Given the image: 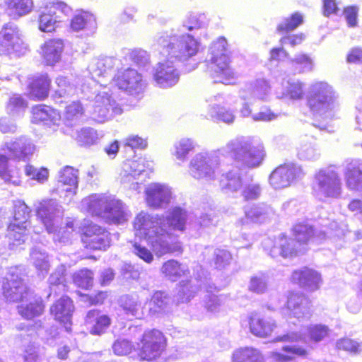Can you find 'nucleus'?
I'll return each instance as SVG.
<instances>
[{
	"label": "nucleus",
	"mask_w": 362,
	"mask_h": 362,
	"mask_svg": "<svg viewBox=\"0 0 362 362\" xmlns=\"http://www.w3.org/2000/svg\"><path fill=\"white\" fill-rule=\"evenodd\" d=\"M219 155L242 162L248 168L259 165L264 156L262 145L248 137H236L217 151L194 155L189 163V175L197 180L214 181L221 173Z\"/></svg>",
	"instance_id": "obj_1"
},
{
	"label": "nucleus",
	"mask_w": 362,
	"mask_h": 362,
	"mask_svg": "<svg viewBox=\"0 0 362 362\" xmlns=\"http://www.w3.org/2000/svg\"><path fill=\"white\" fill-rule=\"evenodd\" d=\"M163 226L160 218L145 212H141L134 222L136 237L144 239L155 255L159 257L168 253L182 250L180 243H173L172 238Z\"/></svg>",
	"instance_id": "obj_2"
},
{
	"label": "nucleus",
	"mask_w": 362,
	"mask_h": 362,
	"mask_svg": "<svg viewBox=\"0 0 362 362\" xmlns=\"http://www.w3.org/2000/svg\"><path fill=\"white\" fill-rule=\"evenodd\" d=\"M306 104L315 117L328 122L337 117L341 103L339 93L332 85L316 81L309 86Z\"/></svg>",
	"instance_id": "obj_3"
},
{
	"label": "nucleus",
	"mask_w": 362,
	"mask_h": 362,
	"mask_svg": "<svg viewBox=\"0 0 362 362\" xmlns=\"http://www.w3.org/2000/svg\"><path fill=\"white\" fill-rule=\"evenodd\" d=\"M36 150L35 144L25 137H20L5 144L0 153V177L5 182L13 185L21 184L20 173L16 168L8 166L9 159L30 160Z\"/></svg>",
	"instance_id": "obj_4"
},
{
	"label": "nucleus",
	"mask_w": 362,
	"mask_h": 362,
	"mask_svg": "<svg viewBox=\"0 0 362 362\" xmlns=\"http://www.w3.org/2000/svg\"><path fill=\"white\" fill-rule=\"evenodd\" d=\"M37 215L47 233L53 234L54 242L66 243L72 238L74 222L69 221L65 227L59 228L63 216V209L55 199H45L40 202L37 208Z\"/></svg>",
	"instance_id": "obj_5"
},
{
	"label": "nucleus",
	"mask_w": 362,
	"mask_h": 362,
	"mask_svg": "<svg viewBox=\"0 0 362 362\" xmlns=\"http://www.w3.org/2000/svg\"><path fill=\"white\" fill-rule=\"evenodd\" d=\"M158 45L165 49L170 59L185 62L197 55L199 50L200 43L189 33L177 30L168 35L160 34L157 37Z\"/></svg>",
	"instance_id": "obj_6"
},
{
	"label": "nucleus",
	"mask_w": 362,
	"mask_h": 362,
	"mask_svg": "<svg viewBox=\"0 0 362 362\" xmlns=\"http://www.w3.org/2000/svg\"><path fill=\"white\" fill-rule=\"evenodd\" d=\"M208 70L216 83H234L237 74L230 66L227 42L224 37L214 41L209 48Z\"/></svg>",
	"instance_id": "obj_7"
},
{
	"label": "nucleus",
	"mask_w": 362,
	"mask_h": 362,
	"mask_svg": "<svg viewBox=\"0 0 362 362\" xmlns=\"http://www.w3.org/2000/svg\"><path fill=\"white\" fill-rule=\"evenodd\" d=\"M313 192L319 199H337L342 192L338 172L333 167L319 170L315 175Z\"/></svg>",
	"instance_id": "obj_8"
},
{
	"label": "nucleus",
	"mask_w": 362,
	"mask_h": 362,
	"mask_svg": "<svg viewBox=\"0 0 362 362\" xmlns=\"http://www.w3.org/2000/svg\"><path fill=\"white\" fill-rule=\"evenodd\" d=\"M30 212L29 208L24 202H15L13 218L8 226L7 234L9 245L12 249L23 244L28 239L30 230Z\"/></svg>",
	"instance_id": "obj_9"
},
{
	"label": "nucleus",
	"mask_w": 362,
	"mask_h": 362,
	"mask_svg": "<svg viewBox=\"0 0 362 362\" xmlns=\"http://www.w3.org/2000/svg\"><path fill=\"white\" fill-rule=\"evenodd\" d=\"M271 97V86L268 81L258 78L247 83L240 92L243 101L240 114L243 117L251 115L250 106L257 101L266 102Z\"/></svg>",
	"instance_id": "obj_10"
},
{
	"label": "nucleus",
	"mask_w": 362,
	"mask_h": 362,
	"mask_svg": "<svg viewBox=\"0 0 362 362\" xmlns=\"http://www.w3.org/2000/svg\"><path fill=\"white\" fill-rule=\"evenodd\" d=\"M2 291L4 298L10 302L22 301L31 292L23 280V269L19 267L7 269L2 280Z\"/></svg>",
	"instance_id": "obj_11"
},
{
	"label": "nucleus",
	"mask_w": 362,
	"mask_h": 362,
	"mask_svg": "<svg viewBox=\"0 0 362 362\" xmlns=\"http://www.w3.org/2000/svg\"><path fill=\"white\" fill-rule=\"evenodd\" d=\"M110 88H103L95 95L89 113L92 119L99 123L105 122L115 115L122 113V109L109 93Z\"/></svg>",
	"instance_id": "obj_12"
},
{
	"label": "nucleus",
	"mask_w": 362,
	"mask_h": 362,
	"mask_svg": "<svg viewBox=\"0 0 362 362\" xmlns=\"http://www.w3.org/2000/svg\"><path fill=\"white\" fill-rule=\"evenodd\" d=\"M27 45L24 43L20 30L12 23L5 24L0 31V55L24 54Z\"/></svg>",
	"instance_id": "obj_13"
},
{
	"label": "nucleus",
	"mask_w": 362,
	"mask_h": 362,
	"mask_svg": "<svg viewBox=\"0 0 362 362\" xmlns=\"http://www.w3.org/2000/svg\"><path fill=\"white\" fill-rule=\"evenodd\" d=\"M139 355L142 360L152 361L160 357L166 347V338L158 329L146 331L138 344Z\"/></svg>",
	"instance_id": "obj_14"
},
{
	"label": "nucleus",
	"mask_w": 362,
	"mask_h": 362,
	"mask_svg": "<svg viewBox=\"0 0 362 362\" xmlns=\"http://www.w3.org/2000/svg\"><path fill=\"white\" fill-rule=\"evenodd\" d=\"M152 162L144 158H139L135 160H128L122 165L120 173L121 182L126 187L137 190L140 177L147 175L151 170Z\"/></svg>",
	"instance_id": "obj_15"
},
{
	"label": "nucleus",
	"mask_w": 362,
	"mask_h": 362,
	"mask_svg": "<svg viewBox=\"0 0 362 362\" xmlns=\"http://www.w3.org/2000/svg\"><path fill=\"white\" fill-rule=\"evenodd\" d=\"M57 11L68 15L71 8L62 1H52L41 11L38 18L39 29L42 32H52L55 30L61 20L57 15Z\"/></svg>",
	"instance_id": "obj_16"
},
{
	"label": "nucleus",
	"mask_w": 362,
	"mask_h": 362,
	"mask_svg": "<svg viewBox=\"0 0 362 362\" xmlns=\"http://www.w3.org/2000/svg\"><path fill=\"white\" fill-rule=\"evenodd\" d=\"M304 173L301 167L289 164L276 168L270 175L269 182L275 189H281L291 185L296 180L302 178Z\"/></svg>",
	"instance_id": "obj_17"
},
{
	"label": "nucleus",
	"mask_w": 362,
	"mask_h": 362,
	"mask_svg": "<svg viewBox=\"0 0 362 362\" xmlns=\"http://www.w3.org/2000/svg\"><path fill=\"white\" fill-rule=\"evenodd\" d=\"M112 84L129 94L138 93L144 88L141 75L131 68L118 71L112 79Z\"/></svg>",
	"instance_id": "obj_18"
},
{
	"label": "nucleus",
	"mask_w": 362,
	"mask_h": 362,
	"mask_svg": "<svg viewBox=\"0 0 362 362\" xmlns=\"http://www.w3.org/2000/svg\"><path fill=\"white\" fill-rule=\"evenodd\" d=\"M179 78L180 72L175 62L170 59L159 62L154 69L153 80L160 88H170L178 82Z\"/></svg>",
	"instance_id": "obj_19"
},
{
	"label": "nucleus",
	"mask_w": 362,
	"mask_h": 362,
	"mask_svg": "<svg viewBox=\"0 0 362 362\" xmlns=\"http://www.w3.org/2000/svg\"><path fill=\"white\" fill-rule=\"evenodd\" d=\"M82 241L87 248L105 250L110 245V233L99 226L90 225L84 231Z\"/></svg>",
	"instance_id": "obj_20"
},
{
	"label": "nucleus",
	"mask_w": 362,
	"mask_h": 362,
	"mask_svg": "<svg viewBox=\"0 0 362 362\" xmlns=\"http://www.w3.org/2000/svg\"><path fill=\"white\" fill-rule=\"evenodd\" d=\"M145 192L148 206L155 209L165 208L173 198L170 187L163 184L152 183L146 187Z\"/></svg>",
	"instance_id": "obj_21"
},
{
	"label": "nucleus",
	"mask_w": 362,
	"mask_h": 362,
	"mask_svg": "<svg viewBox=\"0 0 362 362\" xmlns=\"http://www.w3.org/2000/svg\"><path fill=\"white\" fill-rule=\"evenodd\" d=\"M59 184L61 193L67 203L71 202L76 194L78 185V170L71 166H66L59 173Z\"/></svg>",
	"instance_id": "obj_22"
},
{
	"label": "nucleus",
	"mask_w": 362,
	"mask_h": 362,
	"mask_svg": "<svg viewBox=\"0 0 362 362\" xmlns=\"http://www.w3.org/2000/svg\"><path fill=\"white\" fill-rule=\"evenodd\" d=\"M330 332L329 327L322 324L310 325L306 329V334H298L296 332H289L283 336L276 338L277 341H306V338L310 340L319 342L323 340L325 337H328Z\"/></svg>",
	"instance_id": "obj_23"
},
{
	"label": "nucleus",
	"mask_w": 362,
	"mask_h": 362,
	"mask_svg": "<svg viewBox=\"0 0 362 362\" xmlns=\"http://www.w3.org/2000/svg\"><path fill=\"white\" fill-rule=\"evenodd\" d=\"M248 322L250 332L260 338L270 337L277 327L275 320L257 312L251 313L248 315Z\"/></svg>",
	"instance_id": "obj_24"
},
{
	"label": "nucleus",
	"mask_w": 362,
	"mask_h": 362,
	"mask_svg": "<svg viewBox=\"0 0 362 362\" xmlns=\"http://www.w3.org/2000/svg\"><path fill=\"white\" fill-rule=\"evenodd\" d=\"M289 315L297 319L310 318L312 315L311 301L299 293H291L287 300Z\"/></svg>",
	"instance_id": "obj_25"
},
{
	"label": "nucleus",
	"mask_w": 362,
	"mask_h": 362,
	"mask_svg": "<svg viewBox=\"0 0 362 362\" xmlns=\"http://www.w3.org/2000/svg\"><path fill=\"white\" fill-rule=\"evenodd\" d=\"M147 317H160L172 310V300L165 292L156 291L149 301L146 302Z\"/></svg>",
	"instance_id": "obj_26"
},
{
	"label": "nucleus",
	"mask_w": 362,
	"mask_h": 362,
	"mask_svg": "<svg viewBox=\"0 0 362 362\" xmlns=\"http://www.w3.org/2000/svg\"><path fill=\"white\" fill-rule=\"evenodd\" d=\"M263 247L265 250L269 252V255L276 257L281 256L283 257H291L296 254V242L287 238L284 235H281L274 243L272 240L267 238L263 241Z\"/></svg>",
	"instance_id": "obj_27"
},
{
	"label": "nucleus",
	"mask_w": 362,
	"mask_h": 362,
	"mask_svg": "<svg viewBox=\"0 0 362 362\" xmlns=\"http://www.w3.org/2000/svg\"><path fill=\"white\" fill-rule=\"evenodd\" d=\"M346 186L354 191L362 190V160L348 159L344 168Z\"/></svg>",
	"instance_id": "obj_28"
},
{
	"label": "nucleus",
	"mask_w": 362,
	"mask_h": 362,
	"mask_svg": "<svg viewBox=\"0 0 362 362\" xmlns=\"http://www.w3.org/2000/svg\"><path fill=\"white\" fill-rule=\"evenodd\" d=\"M111 195L104 194H93L81 201V209L92 216L104 218V214L110 204Z\"/></svg>",
	"instance_id": "obj_29"
},
{
	"label": "nucleus",
	"mask_w": 362,
	"mask_h": 362,
	"mask_svg": "<svg viewBox=\"0 0 362 362\" xmlns=\"http://www.w3.org/2000/svg\"><path fill=\"white\" fill-rule=\"evenodd\" d=\"M229 96H224L218 94L210 98L211 103L209 114L211 117L218 121L226 124L233 123L235 115L234 111L227 109L225 107H221V105H226L228 103Z\"/></svg>",
	"instance_id": "obj_30"
},
{
	"label": "nucleus",
	"mask_w": 362,
	"mask_h": 362,
	"mask_svg": "<svg viewBox=\"0 0 362 362\" xmlns=\"http://www.w3.org/2000/svg\"><path fill=\"white\" fill-rule=\"evenodd\" d=\"M110 201L104 214L103 219L109 223L114 224H122L127 222L131 217L127 206L112 196Z\"/></svg>",
	"instance_id": "obj_31"
},
{
	"label": "nucleus",
	"mask_w": 362,
	"mask_h": 362,
	"mask_svg": "<svg viewBox=\"0 0 362 362\" xmlns=\"http://www.w3.org/2000/svg\"><path fill=\"white\" fill-rule=\"evenodd\" d=\"M119 305L127 315L140 320L147 317L146 303L142 304L136 294L122 296L119 298Z\"/></svg>",
	"instance_id": "obj_32"
},
{
	"label": "nucleus",
	"mask_w": 362,
	"mask_h": 362,
	"mask_svg": "<svg viewBox=\"0 0 362 362\" xmlns=\"http://www.w3.org/2000/svg\"><path fill=\"white\" fill-rule=\"evenodd\" d=\"M86 325L90 333L93 335H101L105 333L111 324V319L100 310H91L88 312Z\"/></svg>",
	"instance_id": "obj_33"
},
{
	"label": "nucleus",
	"mask_w": 362,
	"mask_h": 362,
	"mask_svg": "<svg viewBox=\"0 0 362 362\" xmlns=\"http://www.w3.org/2000/svg\"><path fill=\"white\" fill-rule=\"evenodd\" d=\"M274 215L273 209L265 204L250 206L245 209V220H240L241 224L249 223H265Z\"/></svg>",
	"instance_id": "obj_34"
},
{
	"label": "nucleus",
	"mask_w": 362,
	"mask_h": 362,
	"mask_svg": "<svg viewBox=\"0 0 362 362\" xmlns=\"http://www.w3.org/2000/svg\"><path fill=\"white\" fill-rule=\"evenodd\" d=\"M292 279L300 286L310 291L317 290L322 281L320 274L317 272L308 268L295 271L292 274Z\"/></svg>",
	"instance_id": "obj_35"
},
{
	"label": "nucleus",
	"mask_w": 362,
	"mask_h": 362,
	"mask_svg": "<svg viewBox=\"0 0 362 362\" xmlns=\"http://www.w3.org/2000/svg\"><path fill=\"white\" fill-rule=\"evenodd\" d=\"M219 185L221 190L225 193L238 192L243 186L242 171L235 168L223 173L219 178Z\"/></svg>",
	"instance_id": "obj_36"
},
{
	"label": "nucleus",
	"mask_w": 362,
	"mask_h": 362,
	"mask_svg": "<svg viewBox=\"0 0 362 362\" xmlns=\"http://www.w3.org/2000/svg\"><path fill=\"white\" fill-rule=\"evenodd\" d=\"M305 84L299 80L288 79L282 83L281 90H276V96L279 99L299 100L303 98Z\"/></svg>",
	"instance_id": "obj_37"
},
{
	"label": "nucleus",
	"mask_w": 362,
	"mask_h": 362,
	"mask_svg": "<svg viewBox=\"0 0 362 362\" xmlns=\"http://www.w3.org/2000/svg\"><path fill=\"white\" fill-rule=\"evenodd\" d=\"M44 309L40 297L30 292L18 306V313L24 318L31 319L42 314Z\"/></svg>",
	"instance_id": "obj_38"
},
{
	"label": "nucleus",
	"mask_w": 362,
	"mask_h": 362,
	"mask_svg": "<svg viewBox=\"0 0 362 362\" xmlns=\"http://www.w3.org/2000/svg\"><path fill=\"white\" fill-rule=\"evenodd\" d=\"M50 310L57 320L66 325L71 322L74 305L69 297L63 296L51 307Z\"/></svg>",
	"instance_id": "obj_39"
},
{
	"label": "nucleus",
	"mask_w": 362,
	"mask_h": 362,
	"mask_svg": "<svg viewBox=\"0 0 362 362\" xmlns=\"http://www.w3.org/2000/svg\"><path fill=\"white\" fill-rule=\"evenodd\" d=\"M64 49V43L62 40L52 39L47 41L42 47L43 58L49 65H54L60 59Z\"/></svg>",
	"instance_id": "obj_40"
},
{
	"label": "nucleus",
	"mask_w": 362,
	"mask_h": 362,
	"mask_svg": "<svg viewBox=\"0 0 362 362\" xmlns=\"http://www.w3.org/2000/svg\"><path fill=\"white\" fill-rule=\"evenodd\" d=\"M50 87V79L46 74H40L33 77L30 83V95L32 98L43 100L48 95Z\"/></svg>",
	"instance_id": "obj_41"
},
{
	"label": "nucleus",
	"mask_w": 362,
	"mask_h": 362,
	"mask_svg": "<svg viewBox=\"0 0 362 362\" xmlns=\"http://www.w3.org/2000/svg\"><path fill=\"white\" fill-rule=\"evenodd\" d=\"M60 115L56 110L45 105H38L33 108V122H45L47 124H57L60 120Z\"/></svg>",
	"instance_id": "obj_42"
},
{
	"label": "nucleus",
	"mask_w": 362,
	"mask_h": 362,
	"mask_svg": "<svg viewBox=\"0 0 362 362\" xmlns=\"http://www.w3.org/2000/svg\"><path fill=\"white\" fill-rule=\"evenodd\" d=\"M30 260L39 275L45 276L50 268L49 257L45 250L35 247L30 252Z\"/></svg>",
	"instance_id": "obj_43"
},
{
	"label": "nucleus",
	"mask_w": 362,
	"mask_h": 362,
	"mask_svg": "<svg viewBox=\"0 0 362 362\" xmlns=\"http://www.w3.org/2000/svg\"><path fill=\"white\" fill-rule=\"evenodd\" d=\"M293 234L298 242L307 243L311 238L313 240H322L325 238V232L320 231L314 235V231L312 226L307 223H299L293 227Z\"/></svg>",
	"instance_id": "obj_44"
},
{
	"label": "nucleus",
	"mask_w": 362,
	"mask_h": 362,
	"mask_svg": "<svg viewBox=\"0 0 362 362\" xmlns=\"http://www.w3.org/2000/svg\"><path fill=\"white\" fill-rule=\"evenodd\" d=\"M297 156L300 160H313L320 157V151L313 139L302 138L297 148Z\"/></svg>",
	"instance_id": "obj_45"
},
{
	"label": "nucleus",
	"mask_w": 362,
	"mask_h": 362,
	"mask_svg": "<svg viewBox=\"0 0 362 362\" xmlns=\"http://www.w3.org/2000/svg\"><path fill=\"white\" fill-rule=\"evenodd\" d=\"M161 272L170 280L175 281L179 278L187 276L189 274V269L186 265L170 259L163 264Z\"/></svg>",
	"instance_id": "obj_46"
},
{
	"label": "nucleus",
	"mask_w": 362,
	"mask_h": 362,
	"mask_svg": "<svg viewBox=\"0 0 362 362\" xmlns=\"http://www.w3.org/2000/svg\"><path fill=\"white\" fill-rule=\"evenodd\" d=\"M233 362H264L259 350L253 347H244L235 350L232 356Z\"/></svg>",
	"instance_id": "obj_47"
},
{
	"label": "nucleus",
	"mask_w": 362,
	"mask_h": 362,
	"mask_svg": "<svg viewBox=\"0 0 362 362\" xmlns=\"http://www.w3.org/2000/svg\"><path fill=\"white\" fill-rule=\"evenodd\" d=\"M196 143L189 138H182L174 143L173 155L177 160L185 162L188 158V155L194 151Z\"/></svg>",
	"instance_id": "obj_48"
},
{
	"label": "nucleus",
	"mask_w": 362,
	"mask_h": 362,
	"mask_svg": "<svg viewBox=\"0 0 362 362\" xmlns=\"http://www.w3.org/2000/svg\"><path fill=\"white\" fill-rule=\"evenodd\" d=\"M6 11L9 16L20 17L29 13L33 7V0H6Z\"/></svg>",
	"instance_id": "obj_49"
},
{
	"label": "nucleus",
	"mask_w": 362,
	"mask_h": 362,
	"mask_svg": "<svg viewBox=\"0 0 362 362\" xmlns=\"http://www.w3.org/2000/svg\"><path fill=\"white\" fill-rule=\"evenodd\" d=\"M114 66V60L110 57L94 59L88 66L90 78L95 81L97 77L104 76Z\"/></svg>",
	"instance_id": "obj_50"
},
{
	"label": "nucleus",
	"mask_w": 362,
	"mask_h": 362,
	"mask_svg": "<svg viewBox=\"0 0 362 362\" xmlns=\"http://www.w3.org/2000/svg\"><path fill=\"white\" fill-rule=\"evenodd\" d=\"M287 354H284L278 352H272L271 354L272 358L276 362H285L286 361L292 360L297 356H305L307 351L301 346L296 345L284 346L282 348Z\"/></svg>",
	"instance_id": "obj_51"
},
{
	"label": "nucleus",
	"mask_w": 362,
	"mask_h": 362,
	"mask_svg": "<svg viewBox=\"0 0 362 362\" xmlns=\"http://www.w3.org/2000/svg\"><path fill=\"white\" fill-rule=\"evenodd\" d=\"M187 219H190L187 212L180 207L172 209L166 217L167 223L170 227L178 230H183Z\"/></svg>",
	"instance_id": "obj_52"
},
{
	"label": "nucleus",
	"mask_w": 362,
	"mask_h": 362,
	"mask_svg": "<svg viewBox=\"0 0 362 362\" xmlns=\"http://www.w3.org/2000/svg\"><path fill=\"white\" fill-rule=\"evenodd\" d=\"M72 136L75 139L80 146H91L95 144L99 137L97 132L90 127L81 128L80 130H76Z\"/></svg>",
	"instance_id": "obj_53"
},
{
	"label": "nucleus",
	"mask_w": 362,
	"mask_h": 362,
	"mask_svg": "<svg viewBox=\"0 0 362 362\" xmlns=\"http://www.w3.org/2000/svg\"><path fill=\"white\" fill-rule=\"evenodd\" d=\"M198 291V287L191 283V281H182L180 282L176 300L178 303H187L192 298Z\"/></svg>",
	"instance_id": "obj_54"
},
{
	"label": "nucleus",
	"mask_w": 362,
	"mask_h": 362,
	"mask_svg": "<svg viewBox=\"0 0 362 362\" xmlns=\"http://www.w3.org/2000/svg\"><path fill=\"white\" fill-rule=\"evenodd\" d=\"M27 107L26 101L20 95H13L8 100L6 110L12 116H21Z\"/></svg>",
	"instance_id": "obj_55"
},
{
	"label": "nucleus",
	"mask_w": 362,
	"mask_h": 362,
	"mask_svg": "<svg viewBox=\"0 0 362 362\" xmlns=\"http://www.w3.org/2000/svg\"><path fill=\"white\" fill-rule=\"evenodd\" d=\"M85 109L80 101H74L65 109L64 117L68 124L77 122L84 115Z\"/></svg>",
	"instance_id": "obj_56"
},
{
	"label": "nucleus",
	"mask_w": 362,
	"mask_h": 362,
	"mask_svg": "<svg viewBox=\"0 0 362 362\" xmlns=\"http://www.w3.org/2000/svg\"><path fill=\"white\" fill-rule=\"evenodd\" d=\"M241 196L246 201L256 200L262 194V187L261 185L255 181L243 184L241 188Z\"/></svg>",
	"instance_id": "obj_57"
},
{
	"label": "nucleus",
	"mask_w": 362,
	"mask_h": 362,
	"mask_svg": "<svg viewBox=\"0 0 362 362\" xmlns=\"http://www.w3.org/2000/svg\"><path fill=\"white\" fill-rule=\"evenodd\" d=\"M95 19L93 16L88 13H81L74 16L71 20V27L74 30H83L88 26L95 25Z\"/></svg>",
	"instance_id": "obj_58"
},
{
	"label": "nucleus",
	"mask_w": 362,
	"mask_h": 362,
	"mask_svg": "<svg viewBox=\"0 0 362 362\" xmlns=\"http://www.w3.org/2000/svg\"><path fill=\"white\" fill-rule=\"evenodd\" d=\"M303 22V16L300 13L296 12L290 17L284 18L278 25L277 30L281 32L292 31Z\"/></svg>",
	"instance_id": "obj_59"
},
{
	"label": "nucleus",
	"mask_w": 362,
	"mask_h": 362,
	"mask_svg": "<svg viewBox=\"0 0 362 362\" xmlns=\"http://www.w3.org/2000/svg\"><path fill=\"white\" fill-rule=\"evenodd\" d=\"M291 62L298 73L310 72L313 69L314 65L312 59L305 54H297L291 59Z\"/></svg>",
	"instance_id": "obj_60"
},
{
	"label": "nucleus",
	"mask_w": 362,
	"mask_h": 362,
	"mask_svg": "<svg viewBox=\"0 0 362 362\" xmlns=\"http://www.w3.org/2000/svg\"><path fill=\"white\" fill-rule=\"evenodd\" d=\"M57 88L55 90V94L59 98L66 96H72L76 92V87L71 84L66 77L59 76L56 79Z\"/></svg>",
	"instance_id": "obj_61"
},
{
	"label": "nucleus",
	"mask_w": 362,
	"mask_h": 362,
	"mask_svg": "<svg viewBox=\"0 0 362 362\" xmlns=\"http://www.w3.org/2000/svg\"><path fill=\"white\" fill-rule=\"evenodd\" d=\"M73 280L77 286L88 288L93 284V274L90 270L83 269L74 274Z\"/></svg>",
	"instance_id": "obj_62"
},
{
	"label": "nucleus",
	"mask_w": 362,
	"mask_h": 362,
	"mask_svg": "<svg viewBox=\"0 0 362 362\" xmlns=\"http://www.w3.org/2000/svg\"><path fill=\"white\" fill-rule=\"evenodd\" d=\"M24 172L26 176L40 183L45 182L49 176V171L46 168H37L30 164L25 166Z\"/></svg>",
	"instance_id": "obj_63"
},
{
	"label": "nucleus",
	"mask_w": 362,
	"mask_h": 362,
	"mask_svg": "<svg viewBox=\"0 0 362 362\" xmlns=\"http://www.w3.org/2000/svg\"><path fill=\"white\" fill-rule=\"evenodd\" d=\"M65 266L62 264L58 267L55 271L50 275L49 282L51 286V290L53 289L52 286H57L59 290L64 291L66 289L65 281Z\"/></svg>",
	"instance_id": "obj_64"
}]
</instances>
